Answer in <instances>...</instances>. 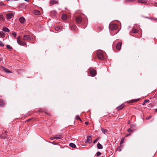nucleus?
I'll return each mask as SVG.
<instances>
[{
    "label": "nucleus",
    "instance_id": "nucleus-13",
    "mask_svg": "<svg viewBox=\"0 0 157 157\" xmlns=\"http://www.w3.org/2000/svg\"><path fill=\"white\" fill-rule=\"evenodd\" d=\"M5 105L4 101L2 99H0V106H3Z\"/></svg>",
    "mask_w": 157,
    "mask_h": 157
},
{
    "label": "nucleus",
    "instance_id": "nucleus-36",
    "mask_svg": "<svg viewBox=\"0 0 157 157\" xmlns=\"http://www.w3.org/2000/svg\"><path fill=\"white\" fill-rule=\"evenodd\" d=\"M128 132H131L132 131V130L130 128H129L128 129Z\"/></svg>",
    "mask_w": 157,
    "mask_h": 157
},
{
    "label": "nucleus",
    "instance_id": "nucleus-5",
    "mask_svg": "<svg viewBox=\"0 0 157 157\" xmlns=\"http://www.w3.org/2000/svg\"><path fill=\"white\" fill-rule=\"evenodd\" d=\"M92 137L91 136H87V139L85 143L86 144L89 143L90 144L92 142Z\"/></svg>",
    "mask_w": 157,
    "mask_h": 157
},
{
    "label": "nucleus",
    "instance_id": "nucleus-37",
    "mask_svg": "<svg viewBox=\"0 0 157 157\" xmlns=\"http://www.w3.org/2000/svg\"><path fill=\"white\" fill-rule=\"evenodd\" d=\"M149 101V100H147V99H146V100H145L144 101V103H147V102H148Z\"/></svg>",
    "mask_w": 157,
    "mask_h": 157
},
{
    "label": "nucleus",
    "instance_id": "nucleus-34",
    "mask_svg": "<svg viewBox=\"0 0 157 157\" xmlns=\"http://www.w3.org/2000/svg\"><path fill=\"white\" fill-rule=\"evenodd\" d=\"M4 45L3 44V43L1 41H0V46L2 47L4 46Z\"/></svg>",
    "mask_w": 157,
    "mask_h": 157
},
{
    "label": "nucleus",
    "instance_id": "nucleus-3",
    "mask_svg": "<svg viewBox=\"0 0 157 157\" xmlns=\"http://www.w3.org/2000/svg\"><path fill=\"white\" fill-rule=\"evenodd\" d=\"M109 28L111 30H114L117 29V25L116 24H110L109 26Z\"/></svg>",
    "mask_w": 157,
    "mask_h": 157
},
{
    "label": "nucleus",
    "instance_id": "nucleus-11",
    "mask_svg": "<svg viewBox=\"0 0 157 157\" xmlns=\"http://www.w3.org/2000/svg\"><path fill=\"white\" fill-rule=\"evenodd\" d=\"M101 130L102 131V132L104 133V134H106V133H107L108 131L107 130L104 129L102 127L101 128Z\"/></svg>",
    "mask_w": 157,
    "mask_h": 157
},
{
    "label": "nucleus",
    "instance_id": "nucleus-7",
    "mask_svg": "<svg viewBox=\"0 0 157 157\" xmlns=\"http://www.w3.org/2000/svg\"><path fill=\"white\" fill-rule=\"evenodd\" d=\"M75 20L77 24H80L82 22V18L80 17H77L75 18Z\"/></svg>",
    "mask_w": 157,
    "mask_h": 157
},
{
    "label": "nucleus",
    "instance_id": "nucleus-26",
    "mask_svg": "<svg viewBox=\"0 0 157 157\" xmlns=\"http://www.w3.org/2000/svg\"><path fill=\"white\" fill-rule=\"evenodd\" d=\"M4 17L2 15H0V20H1L2 21H4Z\"/></svg>",
    "mask_w": 157,
    "mask_h": 157
},
{
    "label": "nucleus",
    "instance_id": "nucleus-31",
    "mask_svg": "<svg viewBox=\"0 0 157 157\" xmlns=\"http://www.w3.org/2000/svg\"><path fill=\"white\" fill-rule=\"evenodd\" d=\"M99 137H98L96 139H95V140H94L93 142L95 144L98 141V140L99 139Z\"/></svg>",
    "mask_w": 157,
    "mask_h": 157
},
{
    "label": "nucleus",
    "instance_id": "nucleus-2",
    "mask_svg": "<svg viewBox=\"0 0 157 157\" xmlns=\"http://www.w3.org/2000/svg\"><path fill=\"white\" fill-rule=\"evenodd\" d=\"M17 42L18 44L20 45H24L26 44V43L22 41L20 38V37L18 36L17 38Z\"/></svg>",
    "mask_w": 157,
    "mask_h": 157
},
{
    "label": "nucleus",
    "instance_id": "nucleus-40",
    "mask_svg": "<svg viewBox=\"0 0 157 157\" xmlns=\"http://www.w3.org/2000/svg\"><path fill=\"white\" fill-rule=\"evenodd\" d=\"M30 120H31V119H29L27 121H30Z\"/></svg>",
    "mask_w": 157,
    "mask_h": 157
},
{
    "label": "nucleus",
    "instance_id": "nucleus-6",
    "mask_svg": "<svg viewBox=\"0 0 157 157\" xmlns=\"http://www.w3.org/2000/svg\"><path fill=\"white\" fill-rule=\"evenodd\" d=\"M90 74L92 76H94L96 75V71L94 69L90 68Z\"/></svg>",
    "mask_w": 157,
    "mask_h": 157
},
{
    "label": "nucleus",
    "instance_id": "nucleus-23",
    "mask_svg": "<svg viewBox=\"0 0 157 157\" xmlns=\"http://www.w3.org/2000/svg\"><path fill=\"white\" fill-rule=\"evenodd\" d=\"M5 36V33L3 32H0V36L1 37H4Z\"/></svg>",
    "mask_w": 157,
    "mask_h": 157
},
{
    "label": "nucleus",
    "instance_id": "nucleus-18",
    "mask_svg": "<svg viewBox=\"0 0 157 157\" xmlns=\"http://www.w3.org/2000/svg\"><path fill=\"white\" fill-rule=\"evenodd\" d=\"M2 30L5 32H9L10 31V30L8 29L6 27H4L3 28Z\"/></svg>",
    "mask_w": 157,
    "mask_h": 157
},
{
    "label": "nucleus",
    "instance_id": "nucleus-19",
    "mask_svg": "<svg viewBox=\"0 0 157 157\" xmlns=\"http://www.w3.org/2000/svg\"><path fill=\"white\" fill-rule=\"evenodd\" d=\"M57 3V2L55 0H52L50 2V5H52L54 4H56Z\"/></svg>",
    "mask_w": 157,
    "mask_h": 157
},
{
    "label": "nucleus",
    "instance_id": "nucleus-14",
    "mask_svg": "<svg viewBox=\"0 0 157 157\" xmlns=\"http://www.w3.org/2000/svg\"><path fill=\"white\" fill-rule=\"evenodd\" d=\"M62 19L63 20L65 21L67 19V16L66 14H63L62 15Z\"/></svg>",
    "mask_w": 157,
    "mask_h": 157
},
{
    "label": "nucleus",
    "instance_id": "nucleus-1",
    "mask_svg": "<svg viewBox=\"0 0 157 157\" xmlns=\"http://www.w3.org/2000/svg\"><path fill=\"white\" fill-rule=\"evenodd\" d=\"M97 54L98 58L100 60H103L104 59V56L101 50H99L98 51Z\"/></svg>",
    "mask_w": 157,
    "mask_h": 157
},
{
    "label": "nucleus",
    "instance_id": "nucleus-16",
    "mask_svg": "<svg viewBox=\"0 0 157 157\" xmlns=\"http://www.w3.org/2000/svg\"><path fill=\"white\" fill-rule=\"evenodd\" d=\"M124 105L123 104H122L121 105L119 106L117 108V110H120L122 109L124 107Z\"/></svg>",
    "mask_w": 157,
    "mask_h": 157
},
{
    "label": "nucleus",
    "instance_id": "nucleus-46",
    "mask_svg": "<svg viewBox=\"0 0 157 157\" xmlns=\"http://www.w3.org/2000/svg\"><path fill=\"white\" fill-rule=\"evenodd\" d=\"M1 60V59L0 58V61Z\"/></svg>",
    "mask_w": 157,
    "mask_h": 157
},
{
    "label": "nucleus",
    "instance_id": "nucleus-27",
    "mask_svg": "<svg viewBox=\"0 0 157 157\" xmlns=\"http://www.w3.org/2000/svg\"><path fill=\"white\" fill-rule=\"evenodd\" d=\"M60 29V27H56L55 28V30L57 31L59 30Z\"/></svg>",
    "mask_w": 157,
    "mask_h": 157
},
{
    "label": "nucleus",
    "instance_id": "nucleus-30",
    "mask_svg": "<svg viewBox=\"0 0 157 157\" xmlns=\"http://www.w3.org/2000/svg\"><path fill=\"white\" fill-rule=\"evenodd\" d=\"M76 119L77 120H79L80 121H81V119L79 117L78 115H77L76 117Z\"/></svg>",
    "mask_w": 157,
    "mask_h": 157
},
{
    "label": "nucleus",
    "instance_id": "nucleus-28",
    "mask_svg": "<svg viewBox=\"0 0 157 157\" xmlns=\"http://www.w3.org/2000/svg\"><path fill=\"white\" fill-rule=\"evenodd\" d=\"M12 35L14 36V37H15L17 35V33L15 32H13L12 33Z\"/></svg>",
    "mask_w": 157,
    "mask_h": 157
},
{
    "label": "nucleus",
    "instance_id": "nucleus-42",
    "mask_svg": "<svg viewBox=\"0 0 157 157\" xmlns=\"http://www.w3.org/2000/svg\"><path fill=\"white\" fill-rule=\"evenodd\" d=\"M155 111L157 112V109H155Z\"/></svg>",
    "mask_w": 157,
    "mask_h": 157
},
{
    "label": "nucleus",
    "instance_id": "nucleus-10",
    "mask_svg": "<svg viewBox=\"0 0 157 157\" xmlns=\"http://www.w3.org/2000/svg\"><path fill=\"white\" fill-rule=\"evenodd\" d=\"M19 21L20 22L22 23H24L25 21V19L23 17H21L19 18Z\"/></svg>",
    "mask_w": 157,
    "mask_h": 157
},
{
    "label": "nucleus",
    "instance_id": "nucleus-35",
    "mask_svg": "<svg viewBox=\"0 0 157 157\" xmlns=\"http://www.w3.org/2000/svg\"><path fill=\"white\" fill-rule=\"evenodd\" d=\"M124 137H122V138L121 140V144L123 143V140H124Z\"/></svg>",
    "mask_w": 157,
    "mask_h": 157
},
{
    "label": "nucleus",
    "instance_id": "nucleus-9",
    "mask_svg": "<svg viewBox=\"0 0 157 157\" xmlns=\"http://www.w3.org/2000/svg\"><path fill=\"white\" fill-rule=\"evenodd\" d=\"M121 44L122 43L121 42H119L117 43L116 47L117 49L118 50H120L121 48Z\"/></svg>",
    "mask_w": 157,
    "mask_h": 157
},
{
    "label": "nucleus",
    "instance_id": "nucleus-24",
    "mask_svg": "<svg viewBox=\"0 0 157 157\" xmlns=\"http://www.w3.org/2000/svg\"><path fill=\"white\" fill-rule=\"evenodd\" d=\"M3 70L7 73H10L11 72L9 71V70L7 68H3Z\"/></svg>",
    "mask_w": 157,
    "mask_h": 157
},
{
    "label": "nucleus",
    "instance_id": "nucleus-8",
    "mask_svg": "<svg viewBox=\"0 0 157 157\" xmlns=\"http://www.w3.org/2000/svg\"><path fill=\"white\" fill-rule=\"evenodd\" d=\"M13 14L12 13H9L6 14V17L7 19L11 18L13 16Z\"/></svg>",
    "mask_w": 157,
    "mask_h": 157
},
{
    "label": "nucleus",
    "instance_id": "nucleus-22",
    "mask_svg": "<svg viewBox=\"0 0 157 157\" xmlns=\"http://www.w3.org/2000/svg\"><path fill=\"white\" fill-rule=\"evenodd\" d=\"M6 132L4 133H3L1 136H0V138L2 139H4L6 137Z\"/></svg>",
    "mask_w": 157,
    "mask_h": 157
},
{
    "label": "nucleus",
    "instance_id": "nucleus-25",
    "mask_svg": "<svg viewBox=\"0 0 157 157\" xmlns=\"http://www.w3.org/2000/svg\"><path fill=\"white\" fill-rule=\"evenodd\" d=\"M76 27L75 25H72L71 26V29L72 30H74L75 29Z\"/></svg>",
    "mask_w": 157,
    "mask_h": 157
},
{
    "label": "nucleus",
    "instance_id": "nucleus-39",
    "mask_svg": "<svg viewBox=\"0 0 157 157\" xmlns=\"http://www.w3.org/2000/svg\"><path fill=\"white\" fill-rule=\"evenodd\" d=\"M130 135V134H128L126 135V136H129Z\"/></svg>",
    "mask_w": 157,
    "mask_h": 157
},
{
    "label": "nucleus",
    "instance_id": "nucleus-4",
    "mask_svg": "<svg viewBox=\"0 0 157 157\" xmlns=\"http://www.w3.org/2000/svg\"><path fill=\"white\" fill-rule=\"evenodd\" d=\"M32 37L29 35H25L23 36V40H31Z\"/></svg>",
    "mask_w": 157,
    "mask_h": 157
},
{
    "label": "nucleus",
    "instance_id": "nucleus-44",
    "mask_svg": "<svg viewBox=\"0 0 157 157\" xmlns=\"http://www.w3.org/2000/svg\"><path fill=\"white\" fill-rule=\"evenodd\" d=\"M145 104V103H144V102H143V105H144V104Z\"/></svg>",
    "mask_w": 157,
    "mask_h": 157
},
{
    "label": "nucleus",
    "instance_id": "nucleus-29",
    "mask_svg": "<svg viewBox=\"0 0 157 157\" xmlns=\"http://www.w3.org/2000/svg\"><path fill=\"white\" fill-rule=\"evenodd\" d=\"M54 138L56 139H62V137L61 136H59V137L55 136V137H54Z\"/></svg>",
    "mask_w": 157,
    "mask_h": 157
},
{
    "label": "nucleus",
    "instance_id": "nucleus-20",
    "mask_svg": "<svg viewBox=\"0 0 157 157\" xmlns=\"http://www.w3.org/2000/svg\"><path fill=\"white\" fill-rule=\"evenodd\" d=\"M69 146L71 147H72L73 148H75L76 147L75 145V144H74V143H70Z\"/></svg>",
    "mask_w": 157,
    "mask_h": 157
},
{
    "label": "nucleus",
    "instance_id": "nucleus-45",
    "mask_svg": "<svg viewBox=\"0 0 157 157\" xmlns=\"http://www.w3.org/2000/svg\"><path fill=\"white\" fill-rule=\"evenodd\" d=\"M138 100H139V99H137L136 100V101H138Z\"/></svg>",
    "mask_w": 157,
    "mask_h": 157
},
{
    "label": "nucleus",
    "instance_id": "nucleus-32",
    "mask_svg": "<svg viewBox=\"0 0 157 157\" xmlns=\"http://www.w3.org/2000/svg\"><path fill=\"white\" fill-rule=\"evenodd\" d=\"M101 155V153L99 151L97 152V153L96 154V155L97 156H99Z\"/></svg>",
    "mask_w": 157,
    "mask_h": 157
},
{
    "label": "nucleus",
    "instance_id": "nucleus-41",
    "mask_svg": "<svg viewBox=\"0 0 157 157\" xmlns=\"http://www.w3.org/2000/svg\"><path fill=\"white\" fill-rule=\"evenodd\" d=\"M88 124V122H85V124Z\"/></svg>",
    "mask_w": 157,
    "mask_h": 157
},
{
    "label": "nucleus",
    "instance_id": "nucleus-43",
    "mask_svg": "<svg viewBox=\"0 0 157 157\" xmlns=\"http://www.w3.org/2000/svg\"><path fill=\"white\" fill-rule=\"evenodd\" d=\"M133 101L132 102H134L135 101Z\"/></svg>",
    "mask_w": 157,
    "mask_h": 157
},
{
    "label": "nucleus",
    "instance_id": "nucleus-21",
    "mask_svg": "<svg viewBox=\"0 0 157 157\" xmlns=\"http://www.w3.org/2000/svg\"><path fill=\"white\" fill-rule=\"evenodd\" d=\"M131 32L133 33H136L138 32V30L137 29H132Z\"/></svg>",
    "mask_w": 157,
    "mask_h": 157
},
{
    "label": "nucleus",
    "instance_id": "nucleus-12",
    "mask_svg": "<svg viewBox=\"0 0 157 157\" xmlns=\"http://www.w3.org/2000/svg\"><path fill=\"white\" fill-rule=\"evenodd\" d=\"M138 3H146L147 1L146 0H138L137 1Z\"/></svg>",
    "mask_w": 157,
    "mask_h": 157
},
{
    "label": "nucleus",
    "instance_id": "nucleus-33",
    "mask_svg": "<svg viewBox=\"0 0 157 157\" xmlns=\"http://www.w3.org/2000/svg\"><path fill=\"white\" fill-rule=\"evenodd\" d=\"M6 48L8 49H12V48L9 45H6Z\"/></svg>",
    "mask_w": 157,
    "mask_h": 157
},
{
    "label": "nucleus",
    "instance_id": "nucleus-38",
    "mask_svg": "<svg viewBox=\"0 0 157 157\" xmlns=\"http://www.w3.org/2000/svg\"><path fill=\"white\" fill-rule=\"evenodd\" d=\"M50 139L51 140H53L54 139H55L54 138V137H50Z\"/></svg>",
    "mask_w": 157,
    "mask_h": 157
},
{
    "label": "nucleus",
    "instance_id": "nucleus-17",
    "mask_svg": "<svg viewBox=\"0 0 157 157\" xmlns=\"http://www.w3.org/2000/svg\"><path fill=\"white\" fill-rule=\"evenodd\" d=\"M36 15H39L40 14V12L38 10H35L33 12Z\"/></svg>",
    "mask_w": 157,
    "mask_h": 157
},
{
    "label": "nucleus",
    "instance_id": "nucleus-15",
    "mask_svg": "<svg viewBox=\"0 0 157 157\" xmlns=\"http://www.w3.org/2000/svg\"><path fill=\"white\" fill-rule=\"evenodd\" d=\"M97 147L99 149H102L103 148V146L102 145L99 143L97 145Z\"/></svg>",
    "mask_w": 157,
    "mask_h": 157
}]
</instances>
